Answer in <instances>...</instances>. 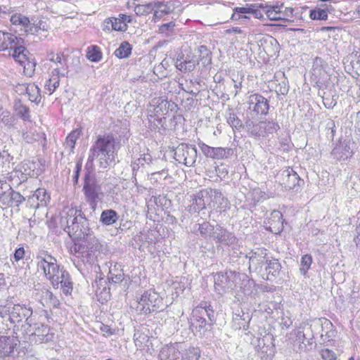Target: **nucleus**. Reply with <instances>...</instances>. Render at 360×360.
<instances>
[{"label": "nucleus", "mask_w": 360, "mask_h": 360, "mask_svg": "<svg viewBox=\"0 0 360 360\" xmlns=\"http://www.w3.org/2000/svg\"><path fill=\"white\" fill-rule=\"evenodd\" d=\"M116 140L111 134L98 135L91 146L86 167L92 166L97 159L100 167L107 168L115 160Z\"/></svg>", "instance_id": "f257e3e1"}, {"label": "nucleus", "mask_w": 360, "mask_h": 360, "mask_svg": "<svg viewBox=\"0 0 360 360\" xmlns=\"http://www.w3.org/2000/svg\"><path fill=\"white\" fill-rule=\"evenodd\" d=\"M283 4L278 2L275 4L260 3L247 5L245 7H237L234 9L231 19L239 20L250 18L247 15H252L257 19L264 18V15L270 20H281V9Z\"/></svg>", "instance_id": "f03ea898"}, {"label": "nucleus", "mask_w": 360, "mask_h": 360, "mask_svg": "<svg viewBox=\"0 0 360 360\" xmlns=\"http://www.w3.org/2000/svg\"><path fill=\"white\" fill-rule=\"evenodd\" d=\"M82 191L86 202L89 205L93 211H95L98 206V202L103 199V193L99 181L89 171L85 173Z\"/></svg>", "instance_id": "7ed1b4c3"}, {"label": "nucleus", "mask_w": 360, "mask_h": 360, "mask_svg": "<svg viewBox=\"0 0 360 360\" xmlns=\"http://www.w3.org/2000/svg\"><path fill=\"white\" fill-rule=\"evenodd\" d=\"M37 266L43 270L45 276L52 284L58 281L59 275L64 270L57 263L56 259L46 250H39L37 255Z\"/></svg>", "instance_id": "20e7f679"}, {"label": "nucleus", "mask_w": 360, "mask_h": 360, "mask_svg": "<svg viewBox=\"0 0 360 360\" xmlns=\"http://www.w3.org/2000/svg\"><path fill=\"white\" fill-rule=\"evenodd\" d=\"M191 321L192 325L195 324L196 328H205L215 321L214 311L210 304L201 303L193 310Z\"/></svg>", "instance_id": "39448f33"}, {"label": "nucleus", "mask_w": 360, "mask_h": 360, "mask_svg": "<svg viewBox=\"0 0 360 360\" xmlns=\"http://www.w3.org/2000/svg\"><path fill=\"white\" fill-rule=\"evenodd\" d=\"M163 302L162 297L155 291L148 290L141 295L137 309L145 314L160 311Z\"/></svg>", "instance_id": "423d86ee"}, {"label": "nucleus", "mask_w": 360, "mask_h": 360, "mask_svg": "<svg viewBox=\"0 0 360 360\" xmlns=\"http://www.w3.org/2000/svg\"><path fill=\"white\" fill-rule=\"evenodd\" d=\"M7 319L11 324H16L25 319L27 325L32 324V315L33 313L32 308L26 304H14L11 307H8Z\"/></svg>", "instance_id": "0eeeda50"}, {"label": "nucleus", "mask_w": 360, "mask_h": 360, "mask_svg": "<svg viewBox=\"0 0 360 360\" xmlns=\"http://www.w3.org/2000/svg\"><path fill=\"white\" fill-rule=\"evenodd\" d=\"M174 158L179 163L191 167L196 161L197 149L195 146L181 143L174 150Z\"/></svg>", "instance_id": "6e6552de"}, {"label": "nucleus", "mask_w": 360, "mask_h": 360, "mask_svg": "<svg viewBox=\"0 0 360 360\" xmlns=\"http://www.w3.org/2000/svg\"><path fill=\"white\" fill-rule=\"evenodd\" d=\"M213 239L216 243L231 247L233 253L238 255L237 251L239 248L238 244V239L236 238L234 233L217 225L215 226Z\"/></svg>", "instance_id": "1a4fd4ad"}, {"label": "nucleus", "mask_w": 360, "mask_h": 360, "mask_svg": "<svg viewBox=\"0 0 360 360\" xmlns=\"http://www.w3.org/2000/svg\"><path fill=\"white\" fill-rule=\"evenodd\" d=\"M278 176L281 184L288 190L297 192L304 184V180L300 179L297 172L290 167L281 170Z\"/></svg>", "instance_id": "9d476101"}, {"label": "nucleus", "mask_w": 360, "mask_h": 360, "mask_svg": "<svg viewBox=\"0 0 360 360\" xmlns=\"http://www.w3.org/2000/svg\"><path fill=\"white\" fill-rule=\"evenodd\" d=\"M89 222L82 211L79 212V218L72 228L68 226L67 233L72 240L84 239L89 235Z\"/></svg>", "instance_id": "9b49d317"}, {"label": "nucleus", "mask_w": 360, "mask_h": 360, "mask_svg": "<svg viewBox=\"0 0 360 360\" xmlns=\"http://www.w3.org/2000/svg\"><path fill=\"white\" fill-rule=\"evenodd\" d=\"M268 250L265 248H257L252 250L248 252L245 257L249 259V269H253L255 272H260L262 269L263 265L266 264V260L270 257H267Z\"/></svg>", "instance_id": "f8f14e48"}, {"label": "nucleus", "mask_w": 360, "mask_h": 360, "mask_svg": "<svg viewBox=\"0 0 360 360\" xmlns=\"http://www.w3.org/2000/svg\"><path fill=\"white\" fill-rule=\"evenodd\" d=\"M248 109L256 115H266L269 110V101L259 94H252L248 97Z\"/></svg>", "instance_id": "ddd939ff"}, {"label": "nucleus", "mask_w": 360, "mask_h": 360, "mask_svg": "<svg viewBox=\"0 0 360 360\" xmlns=\"http://www.w3.org/2000/svg\"><path fill=\"white\" fill-rule=\"evenodd\" d=\"M208 208L219 211H226L229 207V200L217 189L208 188Z\"/></svg>", "instance_id": "4468645a"}, {"label": "nucleus", "mask_w": 360, "mask_h": 360, "mask_svg": "<svg viewBox=\"0 0 360 360\" xmlns=\"http://www.w3.org/2000/svg\"><path fill=\"white\" fill-rule=\"evenodd\" d=\"M18 343V340L14 336H0V358L14 356Z\"/></svg>", "instance_id": "2eb2a0df"}, {"label": "nucleus", "mask_w": 360, "mask_h": 360, "mask_svg": "<svg viewBox=\"0 0 360 360\" xmlns=\"http://www.w3.org/2000/svg\"><path fill=\"white\" fill-rule=\"evenodd\" d=\"M50 200V195L47 193L46 190L43 188H39L28 198V203L32 207L38 209L46 207Z\"/></svg>", "instance_id": "dca6fc26"}, {"label": "nucleus", "mask_w": 360, "mask_h": 360, "mask_svg": "<svg viewBox=\"0 0 360 360\" xmlns=\"http://www.w3.org/2000/svg\"><path fill=\"white\" fill-rule=\"evenodd\" d=\"M20 43H24L23 39L10 32L0 31V51L10 50L11 52Z\"/></svg>", "instance_id": "f3484780"}, {"label": "nucleus", "mask_w": 360, "mask_h": 360, "mask_svg": "<svg viewBox=\"0 0 360 360\" xmlns=\"http://www.w3.org/2000/svg\"><path fill=\"white\" fill-rule=\"evenodd\" d=\"M60 77H68V71L65 69L60 70L59 68H54L51 75V77L46 80L44 87L49 94H52L60 84Z\"/></svg>", "instance_id": "a211bd4d"}, {"label": "nucleus", "mask_w": 360, "mask_h": 360, "mask_svg": "<svg viewBox=\"0 0 360 360\" xmlns=\"http://www.w3.org/2000/svg\"><path fill=\"white\" fill-rule=\"evenodd\" d=\"M208 188L202 189L193 195V203L191 205V210L195 212H199L200 211L208 207Z\"/></svg>", "instance_id": "6ab92c4d"}, {"label": "nucleus", "mask_w": 360, "mask_h": 360, "mask_svg": "<svg viewBox=\"0 0 360 360\" xmlns=\"http://www.w3.org/2000/svg\"><path fill=\"white\" fill-rule=\"evenodd\" d=\"M0 200L4 205L8 207H18L25 200V198L10 188L8 192L2 193Z\"/></svg>", "instance_id": "aec40b11"}, {"label": "nucleus", "mask_w": 360, "mask_h": 360, "mask_svg": "<svg viewBox=\"0 0 360 360\" xmlns=\"http://www.w3.org/2000/svg\"><path fill=\"white\" fill-rule=\"evenodd\" d=\"M282 266L279 260L275 257H271L266 260L265 272L266 280L273 281L278 278L281 273Z\"/></svg>", "instance_id": "412c9836"}, {"label": "nucleus", "mask_w": 360, "mask_h": 360, "mask_svg": "<svg viewBox=\"0 0 360 360\" xmlns=\"http://www.w3.org/2000/svg\"><path fill=\"white\" fill-rule=\"evenodd\" d=\"M214 288L219 294H223L226 290L232 289L233 285L226 272L217 273L214 276Z\"/></svg>", "instance_id": "4be33fe9"}, {"label": "nucleus", "mask_w": 360, "mask_h": 360, "mask_svg": "<svg viewBox=\"0 0 360 360\" xmlns=\"http://www.w3.org/2000/svg\"><path fill=\"white\" fill-rule=\"evenodd\" d=\"M196 60L190 56H184V54H179L176 63V68L183 72H191L193 71L197 64Z\"/></svg>", "instance_id": "5701e85b"}, {"label": "nucleus", "mask_w": 360, "mask_h": 360, "mask_svg": "<svg viewBox=\"0 0 360 360\" xmlns=\"http://www.w3.org/2000/svg\"><path fill=\"white\" fill-rule=\"evenodd\" d=\"M52 285L54 288H58L60 285L63 292L66 295H71L73 290V283L70 275L65 269L59 275L58 281Z\"/></svg>", "instance_id": "b1692460"}, {"label": "nucleus", "mask_w": 360, "mask_h": 360, "mask_svg": "<svg viewBox=\"0 0 360 360\" xmlns=\"http://www.w3.org/2000/svg\"><path fill=\"white\" fill-rule=\"evenodd\" d=\"M181 352L176 345H166L162 347L159 354V360H182Z\"/></svg>", "instance_id": "393cba45"}, {"label": "nucleus", "mask_w": 360, "mask_h": 360, "mask_svg": "<svg viewBox=\"0 0 360 360\" xmlns=\"http://www.w3.org/2000/svg\"><path fill=\"white\" fill-rule=\"evenodd\" d=\"M269 229L272 233H279L283 229V215L281 212L274 210L269 219Z\"/></svg>", "instance_id": "a878e982"}, {"label": "nucleus", "mask_w": 360, "mask_h": 360, "mask_svg": "<svg viewBox=\"0 0 360 360\" xmlns=\"http://www.w3.org/2000/svg\"><path fill=\"white\" fill-rule=\"evenodd\" d=\"M269 229L272 233H279L283 229V215L281 212L274 210L269 219Z\"/></svg>", "instance_id": "bb28decb"}, {"label": "nucleus", "mask_w": 360, "mask_h": 360, "mask_svg": "<svg viewBox=\"0 0 360 360\" xmlns=\"http://www.w3.org/2000/svg\"><path fill=\"white\" fill-rule=\"evenodd\" d=\"M124 278V274L122 265L118 263L110 264L109 267V273L108 275V279L109 282L114 283H119L122 282Z\"/></svg>", "instance_id": "cd10ccee"}, {"label": "nucleus", "mask_w": 360, "mask_h": 360, "mask_svg": "<svg viewBox=\"0 0 360 360\" xmlns=\"http://www.w3.org/2000/svg\"><path fill=\"white\" fill-rule=\"evenodd\" d=\"M9 55L12 56L14 60L20 65H22L32 57L29 56L30 53L24 46V43H20L19 46H17L11 52H9Z\"/></svg>", "instance_id": "c85d7f7f"}, {"label": "nucleus", "mask_w": 360, "mask_h": 360, "mask_svg": "<svg viewBox=\"0 0 360 360\" xmlns=\"http://www.w3.org/2000/svg\"><path fill=\"white\" fill-rule=\"evenodd\" d=\"M80 210L71 209L60 219V225L67 233L68 226L72 228L79 218V212Z\"/></svg>", "instance_id": "c756f323"}, {"label": "nucleus", "mask_w": 360, "mask_h": 360, "mask_svg": "<svg viewBox=\"0 0 360 360\" xmlns=\"http://www.w3.org/2000/svg\"><path fill=\"white\" fill-rule=\"evenodd\" d=\"M316 323L321 327V337L326 336L330 340L335 336V331L333 330V325L330 320L320 318Z\"/></svg>", "instance_id": "7c9ffc66"}, {"label": "nucleus", "mask_w": 360, "mask_h": 360, "mask_svg": "<svg viewBox=\"0 0 360 360\" xmlns=\"http://www.w3.org/2000/svg\"><path fill=\"white\" fill-rule=\"evenodd\" d=\"M251 319L248 313H245L243 311L238 314L236 313L233 315V321L234 326L236 329H243L246 330L249 327V323Z\"/></svg>", "instance_id": "2f4dec72"}, {"label": "nucleus", "mask_w": 360, "mask_h": 360, "mask_svg": "<svg viewBox=\"0 0 360 360\" xmlns=\"http://www.w3.org/2000/svg\"><path fill=\"white\" fill-rule=\"evenodd\" d=\"M11 22L13 25L21 26L26 33L30 34V29L32 27V18H29L20 13H15L11 16Z\"/></svg>", "instance_id": "473e14b6"}, {"label": "nucleus", "mask_w": 360, "mask_h": 360, "mask_svg": "<svg viewBox=\"0 0 360 360\" xmlns=\"http://www.w3.org/2000/svg\"><path fill=\"white\" fill-rule=\"evenodd\" d=\"M119 219L117 212L112 209L105 210L101 212L100 221L105 226H110L115 224Z\"/></svg>", "instance_id": "72a5a7b5"}, {"label": "nucleus", "mask_w": 360, "mask_h": 360, "mask_svg": "<svg viewBox=\"0 0 360 360\" xmlns=\"http://www.w3.org/2000/svg\"><path fill=\"white\" fill-rule=\"evenodd\" d=\"M38 163L34 161L27 160L22 162L20 168V172L22 174L25 176H30L32 177L37 176L39 175L40 172L37 168L38 166Z\"/></svg>", "instance_id": "f704fd0d"}, {"label": "nucleus", "mask_w": 360, "mask_h": 360, "mask_svg": "<svg viewBox=\"0 0 360 360\" xmlns=\"http://www.w3.org/2000/svg\"><path fill=\"white\" fill-rule=\"evenodd\" d=\"M97 256L98 253H96L93 250H89L88 249L83 248L81 245L78 248V257L81 258V260L84 264H94Z\"/></svg>", "instance_id": "c9c22d12"}, {"label": "nucleus", "mask_w": 360, "mask_h": 360, "mask_svg": "<svg viewBox=\"0 0 360 360\" xmlns=\"http://www.w3.org/2000/svg\"><path fill=\"white\" fill-rule=\"evenodd\" d=\"M85 245H82L83 248L89 250H93L96 253L99 254L103 249V245L100 243L98 238L89 233V235L86 236Z\"/></svg>", "instance_id": "e433bc0d"}, {"label": "nucleus", "mask_w": 360, "mask_h": 360, "mask_svg": "<svg viewBox=\"0 0 360 360\" xmlns=\"http://www.w3.org/2000/svg\"><path fill=\"white\" fill-rule=\"evenodd\" d=\"M248 133L250 136L254 137H260L265 136V131H264L263 122L255 123L253 122H248L246 123Z\"/></svg>", "instance_id": "4c0bfd02"}, {"label": "nucleus", "mask_w": 360, "mask_h": 360, "mask_svg": "<svg viewBox=\"0 0 360 360\" xmlns=\"http://www.w3.org/2000/svg\"><path fill=\"white\" fill-rule=\"evenodd\" d=\"M155 6L154 16L155 18H162L163 15L172 12V6L168 2L155 1L153 3Z\"/></svg>", "instance_id": "58836bf2"}, {"label": "nucleus", "mask_w": 360, "mask_h": 360, "mask_svg": "<svg viewBox=\"0 0 360 360\" xmlns=\"http://www.w3.org/2000/svg\"><path fill=\"white\" fill-rule=\"evenodd\" d=\"M81 129H77L72 131L67 136L64 146L65 149L68 150L69 153H72L74 152L76 141L81 136Z\"/></svg>", "instance_id": "ea45409f"}, {"label": "nucleus", "mask_w": 360, "mask_h": 360, "mask_svg": "<svg viewBox=\"0 0 360 360\" xmlns=\"http://www.w3.org/2000/svg\"><path fill=\"white\" fill-rule=\"evenodd\" d=\"M25 88L26 94L28 95L30 101L39 103L41 101L40 89L35 84H27L26 86L22 85Z\"/></svg>", "instance_id": "a19ab883"}, {"label": "nucleus", "mask_w": 360, "mask_h": 360, "mask_svg": "<svg viewBox=\"0 0 360 360\" xmlns=\"http://www.w3.org/2000/svg\"><path fill=\"white\" fill-rule=\"evenodd\" d=\"M49 26L46 21L43 20L42 17H32V27L30 29V34H34L39 30L48 31Z\"/></svg>", "instance_id": "79ce46f5"}, {"label": "nucleus", "mask_w": 360, "mask_h": 360, "mask_svg": "<svg viewBox=\"0 0 360 360\" xmlns=\"http://www.w3.org/2000/svg\"><path fill=\"white\" fill-rule=\"evenodd\" d=\"M34 290L37 291L36 293L37 298L44 307H46L50 298L51 299L53 292L49 289L41 285L35 288Z\"/></svg>", "instance_id": "37998d69"}, {"label": "nucleus", "mask_w": 360, "mask_h": 360, "mask_svg": "<svg viewBox=\"0 0 360 360\" xmlns=\"http://www.w3.org/2000/svg\"><path fill=\"white\" fill-rule=\"evenodd\" d=\"M233 150L231 148L214 147L211 158L214 160L226 159L231 156Z\"/></svg>", "instance_id": "c03bdc74"}, {"label": "nucleus", "mask_w": 360, "mask_h": 360, "mask_svg": "<svg viewBox=\"0 0 360 360\" xmlns=\"http://www.w3.org/2000/svg\"><path fill=\"white\" fill-rule=\"evenodd\" d=\"M182 360H200L201 350L198 347H189L181 352Z\"/></svg>", "instance_id": "a18cd8bd"}, {"label": "nucleus", "mask_w": 360, "mask_h": 360, "mask_svg": "<svg viewBox=\"0 0 360 360\" xmlns=\"http://www.w3.org/2000/svg\"><path fill=\"white\" fill-rule=\"evenodd\" d=\"M332 8L330 5L327 6L326 5V7L324 8H316L314 9H312L309 12V17L312 20H327L328 19V12L330 11V9Z\"/></svg>", "instance_id": "49530a36"}, {"label": "nucleus", "mask_w": 360, "mask_h": 360, "mask_svg": "<svg viewBox=\"0 0 360 360\" xmlns=\"http://www.w3.org/2000/svg\"><path fill=\"white\" fill-rule=\"evenodd\" d=\"M176 108L175 103L162 99L155 108L156 115H165L169 110H174Z\"/></svg>", "instance_id": "de8ad7c7"}, {"label": "nucleus", "mask_w": 360, "mask_h": 360, "mask_svg": "<svg viewBox=\"0 0 360 360\" xmlns=\"http://www.w3.org/2000/svg\"><path fill=\"white\" fill-rule=\"evenodd\" d=\"M131 53V46L129 42L122 41L120 46L115 51L114 55L118 58H128Z\"/></svg>", "instance_id": "09e8293b"}, {"label": "nucleus", "mask_w": 360, "mask_h": 360, "mask_svg": "<svg viewBox=\"0 0 360 360\" xmlns=\"http://www.w3.org/2000/svg\"><path fill=\"white\" fill-rule=\"evenodd\" d=\"M86 58L91 62H99L102 59V53L100 48L95 45L88 47Z\"/></svg>", "instance_id": "8fccbe9b"}, {"label": "nucleus", "mask_w": 360, "mask_h": 360, "mask_svg": "<svg viewBox=\"0 0 360 360\" xmlns=\"http://www.w3.org/2000/svg\"><path fill=\"white\" fill-rule=\"evenodd\" d=\"M51 57L49 58L51 61L59 64L60 65H57L56 68H60V70L65 69V71H68V58L63 53H58L56 55L51 53L50 55Z\"/></svg>", "instance_id": "3c124183"}, {"label": "nucleus", "mask_w": 360, "mask_h": 360, "mask_svg": "<svg viewBox=\"0 0 360 360\" xmlns=\"http://www.w3.org/2000/svg\"><path fill=\"white\" fill-rule=\"evenodd\" d=\"M214 230L215 227L212 226L209 222H203L199 224L198 231L201 236L205 239L210 237L213 238Z\"/></svg>", "instance_id": "603ef678"}, {"label": "nucleus", "mask_w": 360, "mask_h": 360, "mask_svg": "<svg viewBox=\"0 0 360 360\" xmlns=\"http://www.w3.org/2000/svg\"><path fill=\"white\" fill-rule=\"evenodd\" d=\"M227 122L233 129L240 130L243 127L242 121L238 118L237 115L231 110L228 114Z\"/></svg>", "instance_id": "864d4df0"}, {"label": "nucleus", "mask_w": 360, "mask_h": 360, "mask_svg": "<svg viewBox=\"0 0 360 360\" xmlns=\"http://www.w3.org/2000/svg\"><path fill=\"white\" fill-rule=\"evenodd\" d=\"M175 26V22L173 21L162 24L158 27V32L164 37H171L174 34Z\"/></svg>", "instance_id": "5fc2aeb1"}, {"label": "nucleus", "mask_w": 360, "mask_h": 360, "mask_svg": "<svg viewBox=\"0 0 360 360\" xmlns=\"http://www.w3.org/2000/svg\"><path fill=\"white\" fill-rule=\"evenodd\" d=\"M155 9L153 3L147 4H138L134 7V12L137 15H144L151 13Z\"/></svg>", "instance_id": "6e6d98bb"}, {"label": "nucleus", "mask_w": 360, "mask_h": 360, "mask_svg": "<svg viewBox=\"0 0 360 360\" xmlns=\"http://www.w3.org/2000/svg\"><path fill=\"white\" fill-rule=\"evenodd\" d=\"M311 263L312 257L310 255L307 254L302 257L300 261L301 266L300 268V271L303 276H305L307 274L308 270L309 269L311 265Z\"/></svg>", "instance_id": "4d7b16f0"}, {"label": "nucleus", "mask_w": 360, "mask_h": 360, "mask_svg": "<svg viewBox=\"0 0 360 360\" xmlns=\"http://www.w3.org/2000/svg\"><path fill=\"white\" fill-rule=\"evenodd\" d=\"M263 125L264 131H265V136L272 134L276 132L280 129L278 123L275 121H263Z\"/></svg>", "instance_id": "13d9d810"}, {"label": "nucleus", "mask_w": 360, "mask_h": 360, "mask_svg": "<svg viewBox=\"0 0 360 360\" xmlns=\"http://www.w3.org/2000/svg\"><path fill=\"white\" fill-rule=\"evenodd\" d=\"M165 121V117L158 118V117H156V115H150L148 117L149 128L151 130H156L157 129H160V127H163Z\"/></svg>", "instance_id": "bf43d9fd"}, {"label": "nucleus", "mask_w": 360, "mask_h": 360, "mask_svg": "<svg viewBox=\"0 0 360 360\" xmlns=\"http://www.w3.org/2000/svg\"><path fill=\"white\" fill-rule=\"evenodd\" d=\"M36 62L34 61V58H30L22 66L24 69L25 75L32 77L35 71L36 68Z\"/></svg>", "instance_id": "052dcab7"}, {"label": "nucleus", "mask_w": 360, "mask_h": 360, "mask_svg": "<svg viewBox=\"0 0 360 360\" xmlns=\"http://www.w3.org/2000/svg\"><path fill=\"white\" fill-rule=\"evenodd\" d=\"M289 91L288 82L284 79L276 86V92L278 95H287Z\"/></svg>", "instance_id": "680f3d73"}, {"label": "nucleus", "mask_w": 360, "mask_h": 360, "mask_svg": "<svg viewBox=\"0 0 360 360\" xmlns=\"http://www.w3.org/2000/svg\"><path fill=\"white\" fill-rule=\"evenodd\" d=\"M280 309V305H279V304H278L276 302H271L270 304H264L261 307V309L263 310L264 312H266L269 316H271V314H274V310L278 311V309ZM277 314H278V311H277Z\"/></svg>", "instance_id": "e2e57ef3"}, {"label": "nucleus", "mask_w": 360, "mask_h": 360, "mask_svg": "<svg viewBox=\"0 0 360 360\" xmlns=\"http://www.w3.org/2000/svg\"><path fill=\"white\" fill-rule=\"evenodd\" d=\"M292 335H294L295 337V340H294V342L299 344V347L302 349V345L304 343V340L306 339L304 331L299 329L297 331H295L292 334Z\"/></svg>", "instance_id": "0e129e2a"}, {"label": "nucleus", "mask_w": 360, "mask_h": 360, "mask_svg": "<svg viewBox=\"0 0 360 360\" xmlns=\"http://www.w3.org/2000/svg\"><path fill=\"white\" fill-rule=\"evenodd\" d=\"M198 144L203 155L206 158H211L214 147H211L202 141H199Z\"/></svg>", "instance_id": "69168bd1"}, {"label": "nucleus", "mask_w": 360, "mask_h": 360, "mask_svg": "<svg viewBox=\"0 0 360 360\" xmlns=\"http://www.w3.org/2000/svg\"><path fill=\"white\" fill-rule=\"evenodd\" d=\"M321 356L324 360H336L337 359L335 353L329 349H322L321 351Z\"/></svg>", "instance_id": "338daca9"}, {"label": "nucleus", "mask_w": 360, "mask_h": 360, "mask_svg": "<svg viewBox=\"0 0 360 360\" xmlns=\"http://www.w3.org/2000/svg\"><path fill=\"white\" fill-rule=\"evenodd\" d=\"M113 23V30L115 31H125L127 30V25L122 24L121 19L116 18H111Z\"/></svg>", "instance_id": "774afa93"}]
</instances>
